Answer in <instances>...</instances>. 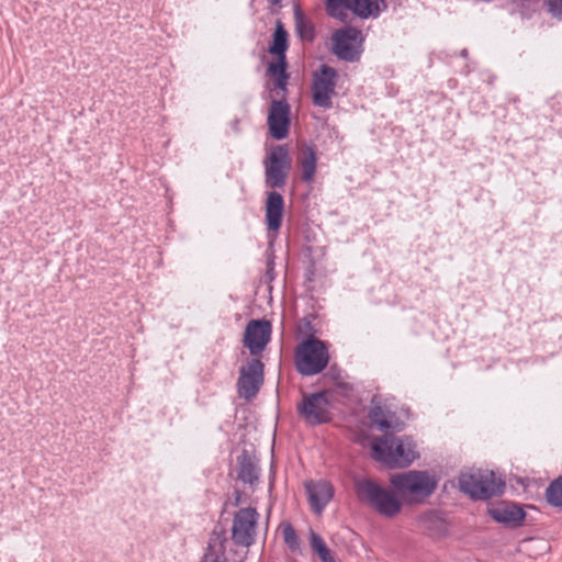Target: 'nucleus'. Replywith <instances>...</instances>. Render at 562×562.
I'll return each instance as SVG.
<instances>
[{"label":"nucleus","mask_w":562,"mask_h":562,"mask_svg":"<svg viewBox=\"0 0 562 562\" xmlns=\"http://www.w3.org/2000/svg\"><path fill=\"white\" fill-rule=\"evenodd\" d=\"M373 458L389 468H404L418 458L415 442L409 437L393 434L375 438L372 442Z\"/></svg>","instance_id":"1"},{"label":"nucleus","mask_w":562,"mask_h":562,"mask_svg":"<svg viewBox=\"0 0 562 562\" xmlns=\"http://www.w3.org/2000/svg\"><path fill=\"white\" fill-rule=\"evenodd\" d=\"M357 498L386 518H393L400 514L402 502L395 491L382 486L372 479H360L355 482Z\"/></svg>","instance_id":"2"},{"label":"nucleus","mask_w":562,"mask_h":562,"mask_svg":"<svg viewBox=\"0 0 562 562\" xmlns=\"http://www.w3.org/2000/svg\"><path fill=\"white\" fill-rule=\"evenodd\" d=\"M390 483L396 494L409 504L423 503L437 487L434 476L417 470L393 474Z\"/></svg>","instance_id":"3"},{"label":"nucleus","mask_w":562,"mask_h":562,"mask_svg":"<svg viewBox=\"0 0 562 562\" xmlns=\"http://www.w3.org/2000/svg\"><path fill=\"white\" fill-rule=\"evenodd\" d=\"M460 491L473 499H488L503 493L505 482L493 471L472 470L459 475Z\"/></svg>","instance_id":"4"},{"label":"nucleus","mask_w":562,"mask_h":562,"mask_svg":"<svg viewBox=\"0 0 562 562\" xmlns=\"http://www.w3.org/2000/svg\"><path fill=\"white\" fill-rule=\"evenodd\" d=\"M331 391L324 390L311 394H303L301 403L296 405L299 416L310 426H318L331 420Z\"/></svg>","instance_id":"5"},{"label":"nucleus","mask_w":562,"mask_h":562,"mask_svg":"<svg viewBox=\"0 0 562 562\" xmlns=\"http://www.w3.org/2000/svg\"><path fill=\"white\" fill-rule=\"evenodd\" d=\"M265 382V364L260 359L247 358L239 368L236 382L237 394L249 402L259 393Z\"/></svg>","instance_id":"6"},{"label":"nucleus","mask_w":562,"mask_h":562,"mask_svg":"<svg viewBox=\"0 0 562 562\" xmlns=\"http://www.w3.org/2000/svg\"><path fill=\"white\" fill-rule=\"evenodd\" d=\"M266 184L269 188H282L292 168V159L282 145L272 147L263 160Z\"/></svg>","instance_id":"7"},{"label":"nucleus","mask_w":562,"mask_h":562,"mask_svg":"<svg viewBox=\"0 0 562 562\" xmlns=\"http://www.w3.org/2000/svg\"><path fill=\"white\" fill-rule=\"evenodd\" d=\"M337 71L327 65H322L319 70L314 72L312 82L313 103L317 106L329 109L333 106V97L337 83Z\"/></svg>","instance_id":"8"},{"label":"nucleus","mask_w":562,"mask_h":562,"mask_svg":"<svg viewBox=\"0 0 562 562\" xmlns=\"http://www.w3.org/2000/svg\"><path fill=\"white\" fill-rule=\"evenodd\" d=\"M259 514L252 507L240 508L234 515L232 539L239 547H250L256 541Z\"/></svg>","instance_id":"9"},{"label":"nucleus","mask_w":562,"mask_h":562,"mask_svg":"<svg viewBox=\"0 0 562 562\" xmlns=\"http://www.w3.org/2000/svg\"><path fill=\"white\" fill-rule=\"evenodd\" d=\"M362 33L355 27L337 30L331 37L333 53L340 59L355 61L360 57Z\"/></svg>","instance_id":"10"},{"label":"nucleus","mask_w":562,"mask_h":562,"mask_svg":"<svg viewBox=\"0 0 562 562\" xmlns=\"http://www.w3.org/2000/svg\"><path fill=\"white\" fill-rule=\"evenodd\" d=\"M270 134L276 139H283L289 134L290 105L284 100H273L268 114Z\"/></svg>","instance_id":"11"},{"label":"nucleus","mask_w":562,"mask_h":562,"mask_svg":"<svg viewBox=\"0 0 562 562\" xmlns=\"http://www.w3.org/2000/svg\"><path fill=\"white\" fill-rule=\"evenodd\" d=\"M271 324L265 319L250 321L245 329L244 344L250 351H262L270 340Z\"/></svg>","instance_id":"12"},{"label":"nucleus","mask_w":562,"mask_h":562,"mask_svg":"<svg viewBox=\"0 0 562 562\" xmlns=\"http://www.w3.org/2000/svg\"><path fill=\"white\" fill-rule=\"evenodd\" d=\"M305 487L312 509L318 515L322 514L334 497L333 485L327 481L321 480L308 482Z\"/></svg>","instance_id":"13"},{"label":"nucleus","mask_w":562,"mask_h":562,"mask_svg":"<svg viewBox=\"0 0 562 562\" xmlns=\"http://www.w3.org/2000/svg\"><path fill=\"white\" fill-rule=\"evenodd\" d=\"M488 515L497 522L518 526L525 519V512L521 507L510 502L494 504L487 509Z\"/></svg>","instance_id":"14"},{"label":"nucleus","mask_w":562,"mask_h":562,"mask_svg":"<svg viewBox=\"0 0 562 562\" xmlns=\"http://www.w3.org/2000/svg\"><path fill=\"white\" fill-rule=\"evenodd\" d=\"M295 368L305 376L314 375L323 371L329 362V353H294Z\"/></svg>","instance_id":"15"},{"label":"nucleus","mask_w":562,"mask_h":562,"mask_svg":"<svg viewBox=\"0 0 562 562\" xmlns=\"http://www.w3.org/2000/svg\"><path fill=\"white\" fill-rule=\"evenodd\" d=\"M371 422L385 435L398 432L403 429L404 423L401 422L396 414L390 409H385L380 405H375L369 413Z\"/></svg>","instance_id":"16"},{"label":"nucleus","mask_w":562,"mask_h":562,"mask_svg":"<svg viewBox=\"0 0 562 562\" xmlns=\"http://www.w3.org/2000/svg\"><path fill=\"white\" fill-rule=\"evenodd\" d=\"M284 201L280 193H268L266 201V223L269 231L278 232L282 224Z\"/></svg>","instance_id":"17"},{"label":"nucleus","mask_w":562,"mask_h":562,"mask_svg":"<svg viewBox=\"0 0 562 562\" xmlns=\"http://www.w3.org/2000/svg\"><path fill=\"white\" fill-rule=\"evenodd\" d=\"M238 479L246 484H254L259 479V468L257 462L244 451L238 457Z\"/></svg>","instance_id":"18"},{"label":"nucleus","mask_w":562,"mask_h":562,"mask_svg":"<svg viewBox=\"0 0 562 562\" xmlns=\"http://www.w3.org/2000/svg\"><path fill=\"white\" fill-rule=\"evenodd\" d=\"M351 11L363 19L375 18L385 7L384 0H349Z\"/></svg>","instance_id":"19"},{"label":"nucleus","mask_w":562,"mask_h":562,"mask_svg":"<svg viewBox=\"0 0 562 562\" xmlns=\"http://www.w3.org/2000/svg\"><path fill=\"white\" fill-rule=\"evenodd\" d=\"M316 154L312 147L302 149L297 162L302 170V180L305 182H313L316 172Z\"/></svg>","instance_id":"20"},{"label":"nucleus","mask_w":562,"mask_h":562,"mask_svg":"<svg viewBox=\"0 0 562 562\" xmlns=\"http://www.w3.org/2000/svg\"><path fill=\"white\" fill-rule=\"evenodd\" d=\"M420 521L424 529L429 531L432 536H445L447 533V525L445 519L436 512L425 514Z\"/></svg>","instance_id":"21"},{"label":"nucleus","mask_w":562,"mask_h":562,"mask_svg":"<svg viewBox=\"0 0 562 562\" xmlns=\"http://www.w3.org/2000/svg\"><path fill=\"white\" fill-rule=\"evenodd\" d=\"M285 57H278V61L270 64L268 67V74L271 78H273L274 87L281 91H285L288 83V75L285 72Z\"/></svg>","instance_id":"22"},{"label":"nucleus","mask_w":562,"mask_h":562,"mask_svg":"<svg viewBox=\"0 0 562 562\" xmlns=\"http://www.w3.org/2000/svg\"><path fill=\"white\" fill-rule=\"evenodd\" d=\"M288 48V33L283 29L282 24L278 22L274 34H273V41L270 45L269 52L273 55H277L278 57H285V50Z\"/></svg>","instance_id":"23"},{"label":"nucleus","mask_w":562,"mask_h":562,"mask_svg":"<svg viewBox=\"0 0 562 562\" xmlns=\"http://www.w3.org/2000/svg\"><path fill=\"white\" fill-rule=\"evenodd\" d=\"M327 13L341 21L346 22L349 16V11H351V5L349 0H327L326 4Z\"/></svg>","instance_id":"24"},{"label":"nucleus","mask_w":562,"mask_h":562,"mask_svg":"<svg viewBox=\"0 0 562 562\" xmlns=\"http://www.w3.org/2000/svg\"><path fill=\"white\" fill-rule=\"evenodd\" d=\"M310 544L322 562H336L324 539L316 532H310Z\"/></svg>","instance_id":"25"},{"label":"nucleus","mask_w":562,"mask_h":562,"mask_svg":"<svg viewBox=\"0 0 562 562\" xmlns=\"http://www.w3.org/2000/svg\"><path fill=\"white\" fill-rule=\"evenodd\" d=\"M546 498L550 505L562 508V476L547 487Z\"/></svg>","instance_id":"26"},{"label":"nucleus","mask_w":562,"mask_h":562,"mask_svg":"<svg viewBox=\"0 0 562 562\" xmlns=\"http://www.w3.org/2000/svg\"><path fill=\"white\" fill-rule=\"evenodd\" d=\"M282 535H283V540H284L285 544L292 552H296L300 550L301 541H300V538H299L295 529L293 528V526L291 524L283 525Z\"/></svg>","instance_id":"27"},{"label":"nucleus","mask_w":562,"mask_h":562,"mask_svg":"<svg viewBox=\"0 0 562 562\" xmlns=\"http://www.w3.org/2000/svg\"><path fill=\"white\" fill-rule=\"evenodd\" d=\"M327 346L324 341L318 340L317 338L311 336L304 339L297 347L295 351H326Z\"/></svg>","instance_id":"28"},{"label":"nucleus","mask_w":562,"mask_h":562,"mask_svg":"<svg viewBox=\"0 0 562 562\" xmlns=\"http://www.w3.org/2000/svg\"><path fill=\"white\" fill-rule=\"evenodd\" d=\"M294 19L297 31L303 35L305 31L311 32V27L307 25L304 14L299 7L294 9Z\"/></svg>","instance_id":"29"},{"label":"nucleus","mask_w":562,"mask_h":562,"mask_svg":"<svg viewBox=\"0 0 562 562\" xmlns=\"http://www.w3.org/2000/svg\"><path fill=\"white\" fill-rule=\"evenodd\" d=\"M546 4L554 18L562 20V0H546Z\"/></svg>","instance_id":"30"},{"label":"nucleus","mask_w":562,"mask_h":562,"mask_svg":"<svg viewBox=\"0 0 562 562\" xmlns=\"http://www.w3.org/2000/svg\"><path fill=\"white\" fill-rule=\"evenodd\" d=\"M330 391H331V395L334 393H336V394L342 395L345 397H349V395L352 391V386L348 383L340 382V383H337L336 387Z\"/></svg>","instance_id":"31"},{"label":"nucleus","mask_w":562,"mask_h":562,"mask_svg":"<svg viewBox=\"0 0 562 562\" xmlns=\"http://www.w3.org/2000/svg\"><path fill=\"white\" fill-rule=\"evenodd\" d=\"M202 562H220L218 558L213 554H205Z\"/></svg>","instance_id":"32"},{"label":"nucleus","mask_w":562,"mask_h":562,"mask_svg":"<svg viewBox=\"0 0 562 562\" xmlns=\"http://www.w3.org/2000/svg\"><path fill=\"white\" fill-rule=\"evenodd\" d=\"M272 4L277 5L280 3L281 0H269Z\"/></svg>","instance_id":"33"}]
</instances>
